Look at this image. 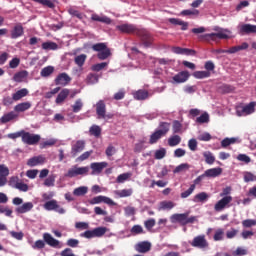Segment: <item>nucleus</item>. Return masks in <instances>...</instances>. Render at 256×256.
Wrapping results in <instances>:
<instances>
[{"mask_svg":"<svg viewBox=\"0 0 256 256\" xmlns=\"http://www.w3.org/2000/svg\"><path fill=\"white\" fill-rule=\"evenodd\" d=\"M116 29L120 33H127L130 35H137L140 38L142 45L147 49L153 45V35L145 29H139L133 24H121L117 25Z\"/></svg>","mask_w":256,"mask_h":256,"instance_id":"obj_1","label":"nucleus"},{"mask_svg":"<svg viewBox=\"0 0 256 256\" xmlns=\"http://www.w3.org/2000/svg\"><path fill=\"white\" fill-rule=\"evenodd\" d=\"M214 31H218L217 33H210V34H204L202 35V39L204 41H217V39H229L231 35V30L229 29H217L215 28Z\"/></svg>","mask_w":256,"mask_h":256,"instance_id":"obj_2","label":"nucleus"},{"mask_svg":"<svg viewBox=\"0 0 256 256\" xmlns=\"http://www.w3.org/2000/svg\"><path fill=\"white\" fill-rule=\"evenodd\" d=\"M170 221L171 223H179L182 227H185V225H189V223L197 221V218L195 216L189 217V212H186L182 214H173L170 217Z\"/></svg>","mask_w":256,"mask_h":256,"instance_id":"obj_3","label":"nucleus"},{"mask_svg":"<svg viewBox=\"0 0 256 256\" xmlns=\"http://www.w3.org/2000/svg\"><path fill=\"white\" fill-rule=\"evenodd\" d=\"M96 114L98 119H104L105 121H109V119H113V114H107V105L105 101L99 100L96 103Z\"/></svg>","mask_w":256,"mask_h":256,"instance_id":"obj_4","label":"nucleus"},{"mask_svg":"<svg viewBox=\"0 0 256 256\" xmlns=\"http://www.w3.org/2000/svg\"><path fill=\"white\" fill-rule=\"evenodd\" d=\"M107 227H97L93 230H87L84 233L80 234V237H84L85 239H93L95 237H103L105 233H107Z\"/></svg>","mask_w":256,"mask_h":256,"instance_id":"obj_5","label":"nucleus"},{"mask_svg":"<svg viewBox=\"0 0 256 256\" xmlns=\"http://www.w3.org/2000/svg\"><path fill=\"white\" fill-rule=\"evenodd\" d=\"M255 102H250L248 105L245 106H237L236 107V115L237 117H246V115H251L255 113Z\"/></svg>","mask_w":256,"mask_h":256,"instance_id":"obj_6","label":"nucleus"},{"mask_svg":"<svg viewBox=\"0 0 256 256\" xmlns=\"http://www.w3.org/2000/svg\"><path fill=\"white\" fill-rule=\"evenodd\" d=\"M191 247H195L196 249H209V241L205 238V235H198L193 238L190 242Z\"/></svg>","mask_w":256,"mask_h":256,"instance_id":"obj_7","label":"nucleus"},{"mask_svg":"<svg viewBox=\"0 0 256 256\" xmlns=\"http://www.w3.org/2000/svg\"><path fill=\"white\" fill-rule=\"evenodd\" d=\"M41 141V136L39 134H31L29 132H22V143L26 145H37Z\"/></svg>","mask_w":256,"mask_h":256,"instance_id":"obj_8","label":"nucleus"},{"mask_svg":"<svg viewBox=\"0 0 256 256\" xmlns=\"http://www.w3.org/2000/svg\"><path fill=\"white\" fill-rule=\"evenodd\" d=\"M233 201L232 196H224L222 199H220L215 205H214V211L217 213L223 211L224 209H228V207H231L230 204Z\"/></svg>","mask_w":256,"mask_h":256,"instance_id":"obj_9","label":"nucleus"},{"mask_svg":"<svg viewBox=\"0 0 256 256\" xmlns=\"http://www.w3.org/2000/svg\"><path fill=\"white\" fill-rule=\"evenodd\" d=\"M43 207L46 211H56V213H59L60 215L65 213V209L59 205L57 200H49L43 205Z\"/></svg>","mask_w":256,"mask_h":256,"instance_id":"obj_10","label":"nucleus"},{"mask_svg":"<svg viewBox=\"0 0 256 256\" xmlns=\"http://www.w3.org/2000/svg\"><path fill=\"white\" fill-rule=\"evenodd\" d=\"M89 173V167H77L74 166L68 170L66 177H77V175H87Z\"/></svg>","mask_w":256,"mask_h":256,"instance_id":"obj_11","label":"nucleus"},{"mask_svg":"<svg viewBox=\"0 0 256 256\" xmlns=\"http://www.w3.org/2000/svg\"><path fill=\"white\" fill-rule=\"evenodd\" d=\"M109 167L107 162H93L90 164V169L92 170L91 175H101L103 169Z\"/></svg>","mask_w":256,"mask_h":256,"instance_id":"obj_12","label":"nucleus"},{"mask_svg":"<svg viewBox=\"0 0 256 256\" xmlns=\"http://www.w3.org/2000/svg\"><path fill=\"white\" fill-rule=\"evenodd\" d=\"M239 35H251L256 33V25L252 24H240L237 26Z\"/></svg>","mask_w":256,"mask_h":256,"instance_id":"obj_13","label":"nucleus"},{"mask_svg":"<svg viewBox=\"0 0 256 256\" xmlns=\"http://www.w3.org/2000/svg\"><path fill=\"white\" fill-rule=\"evenodd\" d=\"M85 150V140L76 141L71 147L72 157H77L78 153H82Z\"/></svg>","mask_w":256,"mask_h":256,"instance_id":"obj_14","label":"nucleus"},{"mask_svg":"<svg viewBox=\"0 0 256 256\" xmlns=\"http://www.w3.org/2000/svg\"><path fill=\"white\" fill-rule=\"evenodd\" d=\"M43 239L47 245L50 247H54L55 249H61V242L59 240L53 238V236L49 233L43 234Z\"/></svg>","mask_w":256,"mask_h":256,"instance_id":"obj_15","label":"nucleus"},{"mask_svg":"<svg viewBox=\"0 0 256 256\" xmlns=\"http://www.w3.org/2000/svg\"><path fill=\"white\" fill-rule=\"evenodd\" d=\"M69 83H71V78L69 74L65 72L59 74L55 79V85H62V87H65L66 85H69Z\"/></svg>","mask_w":256,"mask_h":256,"instance_id":"obj_16","label":"nucleus"},{"mask_svg":"<svg viewBox=\"0 0 256 256\" xmlns=\"http://www.w3.org/2000/svg\"><path fill=\"white\" fill-rule=\"evenodd\" d=\"M135 251L137 253H149L151 251V242L142 241L135 245Z\"/></svg>","mask_w":256,"mask_h":256,"instance_id":"obj_17","label":"nucleus"},{"mask_svg":"<svg viewBox=\"0 0 256 256\" xmlns=\"http://www.w3.org/2000/svg\"><path fill=\"white\" fill-rule=\"evenodd\" d=\"M190 74L188 71H181L172 77L174 83H185L189 81Z\"/></svg>","mask_w":256,"mask_h":256,"instance_id":"obj_18","label":"nucleus"},{"mask_svg":"<svg viewBox=\"0 0 256 256\" xmlns=\"http://www.w3.org/2000/svg\"><path fill=\"white\" fill-rule=\"evenodd\" d=\"M23 33H25L23 25L21 23L16 24L11 31V39H19V37H23Z\"/></svg>","mask_w":256,"mask_h":256,"instance_id":"obj_19","label":"nucleus"},{"mask_svg":"<svg viewBox=\"0 0 256 256\" xmlns=\"http://www.w3.org/2000/svg\"><path fill=\"white\" fill-rule=\"evenodd\" d=\"M91 20L97 21L98 23H104L105 25H111V23H113V20H111V18L99 14H92Z\"/></svg>","mask_w":256,"mask_h":256,"instance_id":"obj_20","label":"nucleus"},{"mask_svg":"<svg viewBox=\"0 0 256 256\" xmlns=\"http://www.w3.org/2000/svg\"><path fill=\"white\" fill-rule=\"evenodd\" d=\"M172 53L176 55H196V51L188 48L172 47Z\"/></svg>","mask_w":256,"mask_h":256,"instance_id":"obj_21","label":"nucleus"},{"mask_svg":"<svg viewBox=\"0 0 256 256\" xmlns=\"http://www.w3.org/2000/svg\"><path fill=\"white\" fill-rule=\"evenodd\" d=\"M45 163V157L34 156L27 161L28 167H37V165H43Z\"/></svg>","mask_w":256,"mask_h":256,"instance_id":"obj_22","label":"nucleus"},{"mask_svg":"<svg viewBox=\"0 0 256 256\" xmlns=\"http://www.w3.org/2000/svg\"><path fill=\"white\" fill-rule=\"evenodd\" d=\"M221 173H223V168H210L208 170H206L204 172V175L205 177H212V178H215V177H219V175H221Z\"/></svg>","mask_w":256,"mask_h":256,"instance_id":"obj_23","label":"nucleus"},{"mask_svg":"<svg viewBox=\"0 0 256 256\" xmlns=\"http://www.w3.org/2000/svg\"><path fill=\"white\" fill-rule=\"evenodd\" d=\"M26 77H29V72L22 70L14 74L13 81H15V83H23Z\"/></svg>","mask_w":256,"mask_h":256,"instance_id":"obj_24","label":"nucleus"},{"mask_svg":"<svg viewBox=\"0 0 256 256\" xmlns=\"http://www.w3.org/2000/svg\"><path fill=\"white\" fill-rule=\"evenodd\" d=\"M29 95V90H27V88H22L18 91H16L15 93L12 94V97L14 99V101H21V99H23V97H27Z\"/></svg>","mask_w":256,"mask_h":256,"instance_id":"obj_25","label":"nucleus"},{"mask_svg":"<svg viewBox=\"0 0 256 256\" xmlns=\"http://www.w3.org/2000/svg\"><path fill=\"white\" fill-rule=\"evenodd\" d=\"M33 209L32 202H26L23 205L16 208V213H19L20 215H23L24 213H29Z\"/></svg>","mask_w":256,"mask_h":256,"instance_id":"obj_26","label":"nucleus"},{"mask_svg":"<svg viewBox=\"0 0 256 256\" xmlns=\"http://www.w3.org/2000/svg\"><path fill=\"white\" fill-rule=\"evenodd\" d=\"M206 201H209L207 192H200L193 197L194 203H206Z\"/></svg>","mask_w":256,"mask_h":256,"instance_id":"obj_27","label":"nucleus"},{"mask_svg":"<svg viewBox=\"0 0 256 256\" xmlns=\"http://www.w3.org/2000/svg\"><path fill=\"white\" fill-rule=\"evenodd\" d=\"M171 129V124L169 122H160L159 129L157 130L162 137H165L169 130Z\"/></svg>","mask_w":256,"mask_h":256,"instance_id":"obj_28","label":"nucleus"},{"mask_svg":"<svg viewBox=\"0 0 256 256\" xmlns=\"http://www.w3.org/2000/svg\"><path fill=\"white\" fill-rule=\"evenodd\" d=\"M133 97L136 101H145V99L149 98V92L147 90H138L133 94Z\"/></svg>","mask_w":256,"mask_h":256,"instance_id":"obj_29","label":"nucleus"},{"mask_svg":"<svg viewBox=\"0 0 256 256\" xmlns=\"http://www.w3.org/2000/svg\"><path fill=\"white\" fill-rule=\"evenodd\" d=\"M169 23H171L172 25H181L182 31H187V29L189 27L188 22H185V21H183L181 19H177V18H170Z\"/></svg>","mask_w":256,"mask_h":256,"instance_id":"obj_30","label":"nucleus"},{"mask_svg":"<svg viewBox=\"0 0 256 256\" xmlns=\"http://www.w3.org/2000/svg\"><path fill=\"white\" fill-rule=\"evenodd\" d=\"M67 97H69V89L64 88L61 90V92L58 94L55 103H57V105L63 103V101H65V99H67Z\"/></svg>","mask_w":256,"mask_h":256,"instance_id":"obj_31","label":"nucleus"},{"mask_svg":"<svg viewBox=\"0 0 256 256\" xmlns=\"http://www.w3.org/2000/svg\"><path fill=\"white\" fill-rule=\"evenodd\" d=\"M28 109H31V102H22L14 107V110L17 113H23L25 111H28Z\"/></svg>","mask_w":256,"mask_h":256,"instance_id":"obj_32","label":"nucleus"},{"mask_svg":"<svg viewBox=\"0 0 256 256\" xmlns=\"http://www.w3.org/2000/svg\"><path fill=\"white\" fill-rule=\"evenodd\" d=\"M18 115L15 114V112L11 111L7 114H4L1 118H0V123L5 124V123H9V121H13V119H17Z\"/></svg>","mask_w":256,"mask_h":256,"instance_id":"obj_33","label":"nucleus"},{"mask_svg":"<svg viewBox=\"0 0 256 256\" xmlns=\"http://www.w3.org/2000/svg\"><path fill=\"white\" fill-rule=\"evenodd\" d=\"M42 49L44 51H57L59 49V45L55 42L48 41L42 43Z\"/></svg>","mask_w":256,"mask_h":256,"instance_id":"obj_34","label":"nucleus"},{"mask_svg":"<svg viewBox=\"0 0 256 256\" xmlns=\"http://www.w3.org/2000/svg\"><path fill=\"white\" fill-rule=\"evenodd\" d=\"M85 81L87 85H95V83H99V75L95 73H89Z\"/></svg>","mask_w":256,"mask_h":256,"instance_id":"obj_35","label":"nucleus"},{"mask_svg":"<svg viewBox=\"0 0 256 256\" xmlns=\"http://www.w3.org/2000/svg\"><path fill=\"white\" fill-rule=\"evenodd\" d=\"M89 188L87 186H80L73 191V195L75 197H83V195H87Z\"/></svg>","mask_w":256,"mask_h":256,"instance_id":"obj_36","label":"nucleus"},{"mask_svg":"<svg viewBox=\"0 0 256 256\" xmlns=\"http://www.w3.org/2000/svg\"><path fill=\"white\" fill-rule=\"evenodd\" d=\"M181 143V136L173 135L168 138L169 147H177Z\"/></svg>","mask_w":256,"mask_h":256,"instance_id":"obj_37","label":"nucleus"},{"mask_svg":"<svg viewBox=\"0 0 256 256\" xmlns=\"http://www.w3.org/2000/svg\"><path fill=\"white\" fill-rule=\"evenodd\" d=\"M86 61H87L86 54H80L74 58V63H75V65H77V67H83V65H85Z\"/></svg>","mask_w":256,"mask_h":256,"instance_id":"obj_38","label":"nucleus"},{"mask_svg":"<svg viewBox=\"0 0 256 256\" xmlns=\"http://www.w3.org/2000/svg\"><path fill=\"white\" fill-rule=\"evenodd\" d=\"M203 157H204L205 163H207V165H213V163H215V156L213 155V153L211 151L203 152Z\"/></svg>","mask_w":256,"mask_h":256,"instance_id":"obj_39","label":"nucleus"},{"mask_svg":"<svg viewBox=\"0 0 256 256\" xmlns=\"http://www.w3.org/2000/svg\"><path fill=\"white\" fill-rule=\"evenodd\" d=\"M111 57V49L106 48L105 50H102L101 52H98L97 58L100 61H105V59H109Z\"/></svg>","mask_w":256,"mask_h":256,"instance_id":"obj_40","label":"nucleus"},{"mask_svg":"<svg viewBox=\"0 0 256 256\" xmlns=\"http://www.w3.org/2000/svg\"><path fill=\"white\" fill-rule=\"evenodd\" d=\"M34 3H39L43 7H48L49 9H55V3L53 0H32Z\"/></svg>","mask_w":256,"mask_h":256,"instance_id":"obj_41","label":"nucleus"},{"mask_svg":"<svg viewBox=\"0 0 256 256\" xmlns=\"http://www.w3.org/2000/svg\"><path fill=\"white\" fill-rule=\"evenodd\" d=\"M193 77L195 79H207L208 77H211V72L209 71H196L193 73Z\"/></svg>","mask_w":256,"mask_h":256,"instance_id":"obj_42","label":"nucleus"},{"mask_svg":"<svg viewBox=\"0 0 256 256\" xmlns=\"http://www.w3.org/2000/svg\"><path fill=\"white\" fill-rule=\"evenodd\" d=\"M54 71H55V67L47 66L41 70L40 75L41 77H49L50 75H53Z\"/></svg>","mask_w":256,"mask_h":256,"instance_id":"obj_43","label":"nucleus"},{"mask_svg":"<svg viewBox=\"0 0 256 256\" xmlns=\"http://www.w3.org/2000/svg\"><path fill=\"white\" fill-rule=\"evenodd\" d=\"M90 135H93V137H101V127L98 125H92L89 129Z\"/></svg>","mask_w":256,"mask_h":256,"instance_id":"obj_44","label":"nucleus"},{"mask_svg":"<svg viewBox=\"0 0 256 256\" xmlns=\"http://www.w3.org/2000/svg\"><path fill=\"white\" fill-rule=\"evenodd\" d=\"M161 137H163V136L156 130L154 133H152L150 135L149 144L155 145V143H157V141H159V139H161Z\"/></svg>","mask_w":256,"mask_h":256,"instance_id":"obj_45","label":"nucleus"},{"mask_svg":"<svg viewBox=\"0 0 256 256\" xmlns=\"http://www.w3.org/2000/svg\"><path fill=\"white\" fill-rule=\"evenodd\" d=\"M83 109V100L77 99L75 103L72 105L73 113H79Z\"/></svg>","mask_w":256,"mask_h":256,"instance_id":"obj_46","label":"nucleus"},{"mask_svg":"<svg viewBox=\"0 0 256 256\" xmlns=\"http://www.w3.org/2000/svg\"><path fill=\"white\" fill-rule=\"evenodd\" d=\"M194 191H195V185H190L189 189H187L186 191L180 194L181 199H187V197H191Z\"/></svg>","mask_w":256,"mask_h":256,"instance_id":"obj_47","label":"nucleus"},{"mask_svg":"<svg viewBox=\"0 0 256 256\" xmlns=\"http://www.w3.org/2000/svg\"><path fill=\"white\" fill-rule=\"evenodd\" d=\"M183 124L178 120L173 121L172 130L173 133H182Z\"/></svg>","mask_w":256,"mask_h":256,"instance_id":"obj_48","label":"nucleus"},{"mask_svg":"<svg viewBox=\"0 0 256 256\" xmlns=\"http://www.w3.org/2000/svg\"><path fill=\"white\" fill-rule=\"evenodd\" d=\"M130 233H132V235H141V234L145 233V231L143 230V226H141V225H134L131 228Z\"/></svg>","mask_w":256,"mask_h":256,"instance_id":"obj_49","label":"nucleus"},{"mask_svg":"<svg viewBox=\"0 0 256 256\" xmlns=\"http://www.w3.org/2000/svg\"><path fill=\"white\" fill-rule=\"evenodd\" d=\"M237 138H225L221 141V147L225 149L226 147H229V145H233V143H236Z\"/></svg>","mask_w":256,"mask_h":256,"instance_id":"obj_50","label":"nucleus"},{"mask_svg":"<svg viewBox=\"0 0 256 256\" xmlns=\"http://www.w3.org/2000/svg\"><path fill=\"white\" fill-rule=\"evenodd\" d=\"M133 174H131V172H127V173H123V174H120L117 179H116V182L118 183H125V181H127V179H130V177L132 176Z\"/></svg>","mask_w":256,"mask_h":256,"instance_id":"obj_51","label":"nucleus"},{"mask_svg":"<svg viewBox=\"0 0 256 256\" xmlns=\"http://www.w3.org/2000/svg\"><path fill=\"white\" fill-rule=\"evenodd\" d=\"M107 48V44L105 43H96L92 46L93 51H97V53L105 51Z\"/></svg>","mask_w":256,"mask_h":256,"instance_id":"obj_52","label":"nucleus"},{"mask_svg":"<svg viewBox=\"0 0 256 256\" xmlns=\"http://www.w3.org/2000/svg\"><path fill=\"white\" fill-rule=\"evenodd\" d=\"M255 225H256V220L254 219H246L242 221V227H244L245 229L255 227Z\"/></svg>","mask_w":256,"mask_h":256,"instance_id":"obj_53","label":"nucleus"},{"mask_svg":"<svg viewBox=\"0 0 256 256\" xmlns=\"http://www.w3.org/2000/svg\"><path fill=\"white\" fill-rule=\"evenodd\" d=\"M173 207H175V203H173V201H162L160 203V209H168V210H171L173 209Z\"/></svg>","mask_w":256,"mask_h":256,"instance_id":"obj_54","label":"nucleus"},{"mask_svg":"<svg viewBox=\"0 0 256 256\" xmlns=\"http://www.w3.org/2000/svg\"><path fill=\"white\" fill-rule=\"evenodd\" d=\"M165 155H167V150L165 148H160L159 150L155 151V159L161 160L164 159Z\"/></svg>","mask_w":256,"mask_h":256,"instance_id":"obj_55","label":"nucleus"},{"mask_svg":"<svg viewBox=\"0 0 256 256\" xmlns=\"http://www.w3.org/2000/svg\"><path fill=\"white\" fill-rule=\"evenodd\" d=\"M180 15H182L183 17H189L191 15H194L196 17H198L199 15V10L194 9V10H183Z\"/></svg>","mask_w":256,"mask_h":256,"instance_id":"obj_56","label":"nucleus"},{"mask_svg":"<svg viewBox=\"0 0 256 256\" xmlns=\"http://www.w3.org/2000/svg\"><path fill=\"white\" fill-rule=\"evenodd\" d=\"M21 180L19 179V177L18 176H12L10 179H9V181H8V185L10 186V187H12L13 189H15L18 185H19V182H20Z\"/></svg>","mask_w":256,"mask_h":256,"instance_id":"obj_57","label":"nucleus"},{"mask_svg":"<svg viewBox=\"0 0 256 256\" xmlns=\"http://www.w3.org/2000/svg\"><path fill=\"white\" fill-rule=\"evenodd\" d=\"M244 181H245V183H251L253 181H256L255 174H253L251 172H244Z\"/></svg>","mask_w":256,"mask_h":256,"instance_id":"obj_58","label":"nucleus"},{"mask_svg":"<svg viewBox=\"0 0 256 256\" xmlns=\"http://www.w3.org/2000/svg\"><path fill=\"white\" fill-rule=\"evenodd\" d=\"M120 197H131L133 195V189H123L117 192Z\"/></svg>","mask_w":256,"mask_h":256,"instance_id":"obj_59","label":"nucleus"},{"mask_svg":"<svg viewBox=\"0 0 256 256\" xmlns=\"http://www.w3.org/2000/svg\"><path fill=\"white\" fill-rule=\"evenodd\" d=\"M196 123H209V114L207 112H204L200 117L196 118Z\"/></svg>","mask_w":256,"mask_h":256,"instance_id":"obj_60","label":"nucleus"},{"mask_svg":"<svg viewBox=\"0 0 256 256\" xmlns=\"http://www.w3.org/2000/svg\"><path fill=\"white\" fill-rule=\"evenodd\" d=\"M15 189H18V191H22L23 193H27L29 191V185L26 183H23V181H19L18 185H16Z\"/></svg>","mask_w":256,"mask_h":256,"instance_id":"obj_61","label":"nucleus"},{"mask_svg":"<svg viewBox=\"0 0 256 256\" xmlns=\"http://www.w3.org/2000/svg\"><path fill=\"white\" fill-rule=\"evenodd\" d=\"M220 91L222 93H233V91H235V87L229 84H223L222 86H220Z\"/></svg>","mask_w":256,"mask_h":256,"instance_id":"obj_62","label":"nucleus"},{"mask_svg":"<svg viewBox=\"0 0 256 256\" xmlns=\"http://www.w3.org/2000/svg\"><path fill=\"white\" fill-rule=\"evenodd\" d=\"M223 235H225V232L223 231V229L219 228L215 231L214 234V241H223Z\"/></svg>","mask_w":256,"mask_h":256,"instance_id":"obj_63","label":"nucleus"},{"mask_svg":"<svg viewBox=\"0 0 256 256\" xmlns=\"http://www.w3.org/2000/svg\"><path fill=\"white\" fill-rule=\"evenodd\" d=\"M108 63L107 62H102V63H98L92 66V71H103V69H105V67H107Z\"/></svg>","mask_w":256,"mask_h":256,"instance_id":"obj_64","label":"nucleus"}]
</instances>
